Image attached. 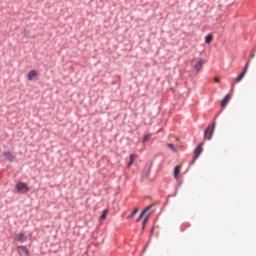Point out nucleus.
Segmentation results:
<instances>
[{"mask_svg":"<svg viewBox=\"0 0 256 256\" xmlns=\"http://www.w3.org/2000/svg\"><path fill=\"white\" fill-rule=\"evenodd\" d=\"M109 213L108 209H105L102 213V215L100 216V219L105 220L107 219V214Z\"/></svg>","mask_w":256,"mask_h":256,"instance_id":"obj_16","label":"nucleus"},{"mask_svg":"<svg viewBox=\"0 0 256 256\" xmlns=\"http://www.w3.org/2000/svg\"><path fill=\"white\" fill-rule=\"evenodd\" d=\"M213 41V34H208L206 37H205V43L207 45L211 44V42Z\"/></svg>","mask_w":256,"mask_h":256,"instance_id":"obj_13","label":"nucleus"},{"mask_svg":"<svg viewBox=\"0 0 256 256\" xmlns=\"http://www.w3.org/2000/svg\"><path fill=\"white\" fill-rule=\"evenodd\" d=\"M247 71H249V62H247L245 64V67H244V70L242 71V73L237 76L236 83H241V81H243V77H245V75H247Z\"/></svg>","mask_w":256,"mask_h":256,"instance_id":"obj_4","label":"nucleus"},{"mask_svg":"<svg viewBox=\"0 0 256 256\" xmlns=\"http://www.w3.org/2000/svg\"><path fill=\"white\" fill-rule=\"evenodd\" d=\"M250 57H251V58L255 57V52H252V53L250 54Z\"/></svg>","mask_w":256,"mask_h":256,"instance_id":"obj_20","label":"nucleus"},{"mask_svg":"<svg viewBox=\"0 0 256 256\" xmlns=\"http://www.w3.org/2000/svg\"><path fill=\"white\" fill-rule=\"evenodd\" d=\"M205 63V61L203 59H200L198 63H196V65L194 66V71H196V73H199V71H201V69H203V64Z\"/></svg>","mask_w":256,"mask_h":256,"instance_id":"obj_10","label":"nucleus"},{"mask_svg":"<svg viewBox=\"0 0 256 256\" xmlns=\"http://www.w3.org/2000/svg\"><path fill=\"white\" fill-rule=\"evenodd\" d=\"M231 99V96L229 94H227L224 99L221 101V107H226L227 103H229Z\"/></svg>","mask_w":256,"mask_h":256,"instance_id":"obj_11","label":"nucleus"},{"mask_svg":"<svg viewBox=\"0 0 256 256\" xmlns=\"http://www.w3.org/2000/svg\"><path fill=\"white\" fill-rule=\"evenodd\" d=\"M37 77H39V72H37L36 70H31L27 74L28 81H35L37 80Z\"/></svg>","mask_w":256,"mask_h":256,"instance_id":"obj_6","label":"nucleus"},{"mask_svg":"<svg viewBox=\"0 0 256 256\" xmlns=\"http://www.w3.org/2000/svg\"><path fill=\"white\" fill-rule=\"evenodd\" d=\"M179 173H181V166L177 165V166L174 168V179H178Z\"/></svg>","mask_w":256,"mask_h":256,"instance_id":"obj_12","label":"nucleus"},{"mask_svg":"<svg viewBox=\"0 0 256 256\" xmlns=\"http://www.w3.org/2000/svg\"><path fill=\"white\" fill-rule=\"evenodd\" d=\"M16 249H17V253L20 256H29V250H27V247H25V246H17Z\"/></svg>","mask_w":256,"mask_h":256,"instance_id":"obj_7","label":"nucleus"},{"mask_svg":"<svg viewBox=\"0 0 256 256\" xmlns=\"http://www.w3.org/2000/svg\"><path fill=\"white\" fill-rule=\"evenodd\" d=\"M214 81H215V83H219L221 81V79H219V77H215Z\"/></svg>","mask_w":256,"mask_h":256,"instance_id":"obj_19","label":"nucleus"},{"mask_svg":"<svg viewBox=\"0 0 256 256\" xmlns=\"http://www.w3.org/2000/svg\"><path fill=\"white\" fill-rule=\"evenodd\" d=\"M213 133H215V122L212 124V126H208L207 129L204 131V139L211 141Z\"/></svg>","mask_w":256,"mask_h":256,"instance_id":"obj_2","label":"nucleus"},{"mask_svg":"<svg viewBox=\"0 0 256 256\" xmlns=\"http://www.w3.org/2000/svg\"><path fill=\"white\" fill-rule=\"evenodd\" d=\"M151 139V135L150 134H147L144 136L143 140H142V143H147V141H149Z\"/></svg>","mask_w":256,"mask_h":256,"instance_id":"obj_17","label":"nucleus"},{"mask_svg":"<svg viewBox=\"0 0 256 256\" xmlns=\"http://www.w3.org/2000/svg\"><path fill=\"white\" fill-rule=\"evenodd\" d=\"M3 156L5 157V159H7L8 161L13 162L15 161V155L13 152H9V151H4L3 152Z\"/></svg>","mask_w":256,"mask_h":256,"instance_id":"obj_8","label":"nucleus"},{"mask_svg":"<svg viewBox=\"0 0 256 256\" xmlns=\"http://www.w3.org/2000/svg\"><path fill=\"white\" fill-rule=\"evenodd\" d=\"M167 147H169V149H172V151H176L175 146L173 144H168Z\"/></svg>","mask_w":256,"mask_h":256,"instance_id":"obj_18","label":"nucleus"},{"mask_svg":"<svg viewBox=\"0 0 256 256\" xmlns=\"http://www.w3.org/2000/svg\"><path fill=\"white\" fill-rule=\"evenodd\" d=\"M15 241H18L19 243H25L27 241V237L23 233L16 234Z\"/></svg>","mask_w":256,"mask_h":256,"instance_id":"obj_9","label":"nucleus"},{"mask_svg":"<svg viewBox=\"0 0 256 256\" xmlns=\"http://www.w3.org/2000/svg\"><path fill=\"white\" fill-rule=\"evenodd\" d=\"M201 153H203V143H200L196 149L194 150V159L193 161H197V159H199V155H201Z\"/></svg>","mask_w":256,"mask_h":256,"instance_id":"obj_5","label":"nucleus"},{"mask_svg":"<svg viewBox=\"0 0 256 256\" xmlns=\"http://www.w3.org/2000/svg\"><path fill=\"white\" fill-rule=\"evenodd\" d=\"M137 213H139V208H135L133 212L128 216V219H133Z\"/></svg>","mask_w":256,"mask_h":256,"instance_id":"obj_15","label":"nucleus"},{"mask_svg":"<svg viewBox=\"0 0 256 256\" xmlns=\"http://www.w3.org/2000/svg\"><path fill=\"white\" fill-rule=\"evenodd\" d=\"M151 206H148L139 216V218L137 219V222L139 223V221H141L144 217V223H147V221H149V217H151Z\"/></svg>","mask_w":256,"mask_h":256,"instance_id":"obj_1","label":"nucleus"},{"mask_svg":"<svg viewBox=\"0 0 256 256\" xmlns=\"http://www.w3.org/2000/svg\"><path fill=\"white\" fill-rule=\"evenodd\" d=\"M145 220H143L142 229H145Z\"/></svg>","mask_w":256,"mask_h":256,"instance_id":"obj_21","label":"nucleus"},{"mask_svg":"<svg viewBox=\"0 0 256 256\" xmlns=\"http://www.w3.org/2000/svg\"><path fill=\"white\" fill-rule=\"evenodd\" d=\"M16 189L19 191V193H22V195L29 193V186L25 182H18L16 184Z\"/></svg>","mask_w":256,"mask_h":256,"instance_id":"obj_3","label":"nucleus"},{"mask_svg":"<svg viewBox=\"0 0 256 256\" xmlns=\"http://www.w3.org/2000/svg\"><path fill=\"white\" fill-rule=\"evenodd\" d=\"M135 158H137V155H135V154L130 155V161L128 163V167H131V165H133V163H135Z\"/></svg>","mask_w":256,"mask_h":256,"instance_id":"obj_14","label":"nucleus"}]
</instances>
